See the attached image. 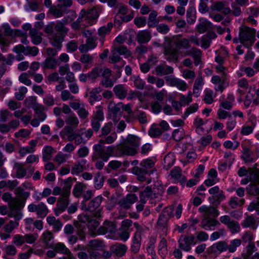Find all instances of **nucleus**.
Listing matches in <instances>:
<instances>
[{"label": "nucleus", "instance_id": "obj_43", "mask_svg": "<svg viewBox=\"0 0 259 259\" xmlns=\"http://www.w3.org/2000/svg\"><path fill=\"white\" fill-rule=\"evenodd\" d=\"M54 149L52 146H45L42 150V159L45 162L49 161L52 158Z\"/></svg>", "mask_w": 259, "mask_h": 259}, {"label": "nucleus", "instance_id": "obj_2", "mask_svg": "<svg viewBox=\"0 0 259 259\" xmlns=\"http://www.w3.org/2000/svg\"><path fill=\"white\" fill-rule=\"evenodd\" d=\"M102 141H99L98 143L93 146L94 150L93 160H95L96 158H101L103 161H107L109 157L111 156H117L116 152L117 147L114 145H111L104 147Z\"/></svg>", "mask_w": 259, "mask_h": 259}, {"label": "nucleus", "instance_id": "obj_35", "mask_svg": "<svg viewBox=\"0 0 259 259\" xmlns=\"http://www.w3.org/2000/svg\"><path fill=\"white\" fill-rule=\"evenodd\" d=\"M132 172L137 176L138 180L140 182L146 180V175L148 174V170L138 166L134 167L132 170Z\"/></svg>", "mask_w": 259, "mask_h": 259}, {"label": "nucleus", "instance_id": "obj_56", "mask_svg": "<svg viewBox=\"0 0 259 259\" xmlns=\"http://www.w3.org/2000/svg\"><path fill=\"white\" fill-rule=\"evenodd\" d=\"M68 141H74L75 145H78L82 143H84V141L82 136L78 133H73L68 137Z\"/></svg>", "mask_w": 259, "mask_h": 259}, {"label": "nucleus", "instance_id": "obj_59", "mask_svg": "<svg viewBox=\"0 0 259 259\" xmlns=\"http://www.w3.org/2000/svg\"><path fill=\"white\" fill-rule=\"evenodd\" d=\"M87 245V249L92 250H100L103 247V243L96 239L91 240Z\"/></svg>", "mask_w": 259, "mask_h": 259}, {"label": "nucleus", "instance_id": "obj_51", "mask_svg": "<svg viewBox=\"0 0 259 259\" xmlns=\"http://www.w3.org/2000/svg\"><path fill=\"white\" fill-rule=\"evenodd\" d=\"M112 27V23L109 22L106 25L103 26L99 28L98 34L101 37H104L106 34L110 32Z\"/></svg>", "mask_w": 259, "mask_h": 259}, {"label": "nucleus", "instance_id": "obj_57", "mask_svg": "<svg viewBox=\"0 0 259 259\" xmlns=\"http://www.w3.org/2000/svg\"><path fill=\"white\" fill-rule=\"evenodd\" d=\"M134 226L136 229V231L135 233L134 238L141 240V235L143 234L145 231L147 230V227H143L141 226L138 223L135 222L134 223Z\"/></svg>", "mask_w": 259, "mask_h": 259}, {"label": "nucleus", "instance_id": "obj_28", "mask_svg": "<svg viewBox=\"0 0 259 259\" xmlns=\"http://www.w3.org/2000/svg\"><path fill=\"white\" fill-rule=\"evenodd\" d=\"M122 102L115 104L113 101H110L108 105V110L114 116H120L122 114Z\"/></svg>", "mask_w": 259, "mask_h": 259}, {"label": "nucleus", "instance_id": "obj_26", "mask_svg": "<svg viewBox=\"0 0 259 259\" xmlns=\"http://www.w3.org/2000/svg\"><path fill=\"white\" fill-rule=\"evenodd\" d=\"M115 96L120 100L125 99L128 94L127 88L123 84H117L113 88Z\"/></svg>", "mask_w": 259, "mask_h": 259}, {"label": "nucleus", "instance_id": "obj_37", "mask_svg": "<svg viewBox=\"0 0 259 259\" xmlns=\"http://www.w3.org/2000/svg\"><path fill=\"white\" fill-rule=\"evenodd\" d=\"M33 109L39 120L40 121L45 120L46 118L47 115L44 112L45 109L44 106L40 104H36L33 106Z\"/></svg>", "mask_w": 259, "mask_h": 259}, {"label": "nucleus", "instance_id": "obj_38", "mask_svg": "<svg viewBox=\"0 0 259 259\" xmlns=\"http://www.w3.org/2000/svg\"><path fill=\"white\" fill-rule=\"evenodd\" d=\"M245 203V199L244 198H239L236 196H233L230 198L228 204L233 209L241 207Z\"/></svg>", "mask_w": 259, "mask_h": 259}, {"label": "nucleus", "instance_id": "obj_60", "mask_svg": "<svg viewBox=\"0 0 259 259\" xmlns=\"http://www.w3.org/2000/svg\"><path fill=\"white\" fill-rule=\"evenodd\" d=\"M159 253L161 255H165L167 253V241L164 238L160 240L158 247Z\"/></svg>", "mask_w": 259, "mask_h": 259}, {"label": "nucleus", "instance_id": "obj_15", "mask_svg": "<svg viewBox=\"0 0 259 259\" xmlns=\"http://www.w3.org/2000/svg\"><path fill=\"white\" fill-rule=\"evenodd\" d=\"M169 217L168 214H165V212H162L159 216V218L157 223L158 229L162 230V235L166 236L167 233V222Z\"/></svg>", "mask_w": 259, "mask_h": 259}, {"label": "nucleus", "instance_id": "obj_22", "mask_svg": "<svg viewBox=\"0 0 259 259\" xmlns=\"http://www.w3.org/2000/svg\"><path fill=\"white\" fill-rule=\"evenodd\" d=\"M227 242L226 241H220L213 244L210 247L211 251L215 254L221 253L227 251Z\"/></svg>", "mask_w": 259, "mask_h": 259}, {"label": "nucleus", "instance_id": "obj_46", "mask_svg": "<svg viewBox=\"0 0 259 259\" xmlns=\"http://www.w3.org/2000/svg\"><path fill=\"white\" fill-rule=\"evenodd\" d=\"M241 244V240L240 239H234L230 241V244L227 243V250L230 253H233L236 251L237 248Z\"/></svg>", "mask_w": 259, "mask_h": 259}, {"label": "nucleus", "instance_id": "obj_33", "mask_svg": "<svg viewBox=\"0 0 259 259\" xmlns=\"http://www.w3.org/2000/svg\"><path fill=\"white\" fill-rule=\"evenodd\" d=\"M241 158L245 163H251L255 161L257 158L253 156V152L249 148L245 147L242 152Z\"/></svg>", "mask_w": 259, "mask_h": 259}, {"label": "nucleus", "instance_id": "obj_14", "mask_svg": "<svg viewBox=\"0 0 259 259\" xmlns=\"http://www.w3.org/2000/svg\"><path fill=\"white\" fill-rule=\"evenodd\" d=\"M220 225L217 220L213 218H205L201 222V227L205 230H214Z\"/></svg>", "mask_w": 259, "mask_h": 259}, {"label": "nucleus", "instance_id": "obj_41", "mask_svg": "<svg viewBox=\"0 0 259 259\" xmlns=\"http://www.w3.org/2000/svg\"><path fill=\"white\" fill-rule=\"evenodd\" d=\"M227 99L228 100L221 103L220 107L225 110H230L233 107V103L235 102V98L233 94H229Z\"/></svg>", "mask_w": 259, "mask_h": 259}, {"label": "nucleus", "instance_id": "obj_30", "mask_svg": "<svg viewBox=\"0 0 259 259\" xmlns=\"http://www.w3.org/2000/svg\"><path fill=\"white\" fill-rule=\"evenodd\" d=\"M86 163L87 160L84 159H81L77 161L71 168V174L77 175L82 172L85 168Z\"/></svg>", "mask_w": 259, "mask_h": 259}, {"label": "nucleus", "instance_id": "obj_48", "mask_svg": "<svg viewBox=\"0 0 259 259\" xmlns=\"http://www.w3.org/2000/svg\"><path fill=\"white\" fill-rule=\"evenodd\" d=\"M69 154H65L61 152H59L55 156L53 160L54 162L57 163L58 165H61L65 163L67 161V159L70 157Z\"/></svg>", "mask_w": 259, "mask_h": 259}, {"label": "nucleus", "instance_id": "obj_36", "mask_svg": "<svg viewBox=\"0 0 259 259\" xmlns=\"http://www.w3.org/2000/svg\"><path fill=\"white\" fill-rule=\"evenodd\" d=\"M47 221L50 226H53L55 232L59 231L63 226L61 222L59 220L56 219L54 217H48L47 218Z\"/></svg>", "mask_w": 259, "mask_h": 259}, {"label": "nucleus", "instance_id": "obj_12", "mask_svg": "<svg viewBox=\"0 0 259 259\" xmlns=\"http://www.w3.org/2000/svg\"><path fill=\"white\" fill-rule=\"evenodd\" d=\"M138 198L135 194H128L125 197L120 199L118 204L122 208L128 209L131 206L138 201Z\"/></svg>", "mask_w": 259, "mask_h": 259}, {"label": "nucleus", "instance_id": "obj_47", "mask_svg": "<svg viewBox=\"0 0 259 259\" xmlns=\"http://www.w3.org/2000/svg\"><path fill=\"white\" fill-rule=\"evenodd\" d=\"M162 133L163 131L155 124H153L148 131V134L152 138L159 137Z\"/></svg>", "mask_w": 259, "mask_h": 259}, {"label": "nucleus", "instance_id": "obj_58", "mask_svg": "<svg viewBox=\"0 0 259 259\" xmlns=\"http://www.w3.org/2000/svg\"><path fill=\"white\" fill-rule=\"evenodd\" d=\"M207 123V120H204L202 118L197 116L194 120L193 124L196 127V131L197 133L203 131V128L201 126Z\"/></svg>", "mask_w": 259, "mask_h": 259}, {"label": "nucleus", "instance_id": "obj_3", "mask_svg": "<svg viewBox=\"0 0 259 259\" xmlns=\"http://www.w3.org/2000/svg\"><path fill=\"white\" fill-rule=\"evenodd\" d=\"M2 199L9 202L10 208L9 215L20 220L22 217V213L21 212V209L23 206L22 203L17 198H12L11 194L8 192L4 194Z\"/></svg>", "mask_w": 259, "mask_h": 259}, {"label": "nucleus", "instance_id": "obj_49", "mask_svg": "<svg viewBox=\"0 0 259 259\" xmlns=\"http://www.w3.org/2000/svg\"><path fill=\"white\" fill-rule=\"evenodd\" d=\"M199 22V23L197 25V29L200 33H203L207 30L210 23L208 21L204 18H200Z\"/></svg>", "mask_w": 259, "mask_h": 259}, {"label": "nucleus", "instance_id": "obj_45", "mask_svg": "<svg viewBox=\"0 0 259 259\" xmlns=\"http://www.w3.org/2000/svg\"><path fill=\"white\" fill-rule=\"evenodd\" d=\"M52 248H53V249L58 253H61L69 255L71 254L69 249H68L62 243H57L54 245L53 244V247Z\"/></svg>", "mask_w": 259, "mask_h": 259}, {"label": "nucleus", "instance_id": "obj_23", "mask_svg": "<svg viewBox=\"0 0 259 259\" xmlns=\"http://www.w3.org/2000/svg\"><path fill=\"white\" fill-rule=\"evenodd\" d=\"M163 54L164 58L169 62H173L178 60L177 50L170 46L165 47Z\"/></svg>", "mask_w": 259, "mask_h": 259}, {"label": "nucleus", "instance_id": "obj_21", "mask_svg": "<svg viewBox=\"0 0 259 259\" xmlns=\"http://www.w3.org/2000/svg\"><path fill=\"white\" fill-rule=\"evenodd\" d=\"M71 185L70 183H66L63 188L59 187H55L53 190V194L55 195H60V197H69L70 193Z\"/></svg>", "mask_w": 259, "mask_h": 259}, {"label": "nucleus", "instance_id": "obj_34", "mask_svg": "<svg viewBox=\"0 0 259 259\" xmlns=\"http://www.w3.org/2000/svg\"><path fill=\"white\" fill-rule=\"evenodd\" d=\"M256 250V247L253 244H249L242 251V259H252V253Z\"/></svg>", "mask_w": 259, "mask_h": 259}, {"label": "nucleus", "instance_id": "obj_40", "mask_svg": "<svg viewBox=\"0 0 259 259\" xmlns=\"http://www.w3.org/2000/svg\"><path fill=\"white\" fill-rule=\"evenodd\" d=\"M216 95L213 91L210 89H206L204 90L203 95V101L207 104H211L213 102L214 98Z\"/></svg>", "mask_w": 259, "mask_h": 259}, {"label": "nucleus", "instance_id": "obj_1", "mask_svg": "<svg viewBox=\"0 0 259 259\" xmlns=\"http://www.w3.org/2000/svg\"><path fill=\"white\" fill-rule=\"evenodd\" d=\"M214 68L216 72L220 75H213L211 82L215 85L214 87L215 91L222 93L229 84L228 69L221 64L216 65Z\"/></svg>", "mask_w": 259, "mask_h": 259}, {"label": "nucleus", "instance_id": "obj_24", "mask_svg": "<svg viewBox=\"0 0 259 259\" xmlns=\"http://www.w3.org/2000/svg\"><path fill=\"white\" fill-rule=\"evenodd\" d=\"M50 44L58 50L60 51L62 48L64 36L54 34L49 37Z\"/></svg>", "mask_w": 259, "mask_h": 259}, {"label": "nucleus", "instance_id": "obj_32", "mask_svg": "<svg viewBox=\"0 0 259 259\" xmlns=\"http://www.w3.org/2000/svg\"><path fill=\"white\" fill-rule=\"evenodd\" d=\"M104 70V68L100 66L94 67L91 71L89 72L90 80L93 82H95L98 77L102 76Z\"/></svg>", "mask_w": 259, "mask_h": 259}, {"label": "nucleus", "instance_id": "obj_17", "mask_svg": "<svg viewBox=\"0 0 259 259\" xmlns=\"http://www.w3.org/2000/svg\"><path fill=\"white\" fill-rule=\"evenodd\" d=\"M198 211L203 214L205 218L209 216L217 217L220 213L218 210L214 207L209 205H203L199 207Z\"/></svg>", "mask_w": 259, "mask_h": 259}, {"label": "nucleus", "instance_id": "obj_20", "mask_svg": "<svg viewBox=\"0 0 259 259\" xmlns=\"http://www.w3.org/2000/svg\"><path fill=\"white\" fill-rule=\"evenodd\" d=\"M185 56H191L195 66H198L201 63L202 52L198 49L192 48L186 52Z\"/></svg>", "mask_w": 259, "mask_h": 259}, {"label": "nucleus", "instance_id": "obj_53", "mask_svg": "<svg viewBox=\"0 0 259 259\" xmlns=\"http://www.w3.org/2000/svg\"><path fill=\"white\" fill-rule=\"evenodd\" d=\"M14 168L16 169V177L18 179L22 178L26 174V170L21 163H16Z\"/></svg>", "mask_w": 259, "mask_h": 259}, {"label": "nucleus", "instance_id": "obj_4", "mask_svg": "<svg viewBox=\"0 0 259 259\" xmlns=\"http://www.w3.org/2000/svg\"><path fill=\"white\" fill-rule=\"evenodd\" d=\"M255 30L249 27L242 26L239 28L240 42L247 48L253 44L255 40Z\"/></svg>", "mask_w": 259, "mask_h": 259}, {"label": "nucleus", "instance_id": "obj_42", "mask_svg": "<svg viewBox=\"0 0 259 259\" xmlns=\"http://www.w3.org/2000/svg\"><path fill=\"white\" fill-rule=\"evenodd\" d=\"M44 243L48 248L53 247V235L48 231L44 232L42 236Z\"/></svg>", "mask_w": 259, "mask_h": 259}, {"label": "nucleus", "instance_id": "obj_11", "mask_svg": "<svg viewBox=\"0 0 259 259\" xmlns=\"http://www.w3.org/2000/svg\"><path fill=\"white\" fill-rule=\"evenodd\" d=\"M28 210L29 212H36L38 218H45L49 212L47 206L42 202L37 205L31 203L28 206Z\"/></svg>", "mask_w": 259, "mask_h": 259}, {"label": "nucleus", "instance_id": "obj_31", "mask_svg": "<svg viewBox=\"0 0 259 259\" xmlns=\"http://www.w3.org/2000/svg\"><path fill=\"white\" fill-rule=\"evenodd\" d=\"M170 175L175 181L183 183L186 180L184 176L182 174V170L179 167H175L170 171Z\"/></svg>", "mask_w": 259, "mask_h": 259}, {"label": "nucleus", "instance_id": "obj_18", "mask_svg": "<svg viewBox=\"0 0 259 259\" xmlns=\"http://www.w3.org/2000/svg\"><path fill=\"white\" fill-rule=\"evenodd\" d=\"M111 72L112 71L110 69L104 68L100 84L105 88H111L114 85V82L111 78Z\"/></svg>", "mask_w": 259, "mask_h": 259}, {"label": "nucleus", "instance_id": "obj_61", "mask_svg": "<svg viewBox=\"0 0 259 259\" xmlns=\"http://www.w3.org/2000/svg\"><path fill=\"white\" fill-rule=\"evenodd\" d=\"M175 158L172 154H168L166 155L163 159L164 167L168 169L172 166L175 163Z\"/></svg>", "mask_w": 259, "mask_h": 259}, {"label": "nucleus", "instance_id": "obj_27", "mask_svg": "<svg viewBox=\"0 0 259 259\" xmlns=\"http://www.w3.org/2000/svg\"><path fill=\"white\" fill-rule=\"evenodd\" d=\"M44 69H55L59 66V63L57 59L54 57H47L41 64Z\"/></svg>", "mask_w": 259, "mask_h": 259}, {"label": "nucleus", "instance_id": "obj_7", "mask_svg": "<svg viewBox=\"0 0 259 259\" xmlns=\"http://www.w3.org/2000/svg\"><path fill=\"white\" fill-rule=\"evenodd\" d=\"M211 197L208 198V200L212 204H219L221 201L226 199V196L223 190L219 186H216L210 188L208 190Z\"/></svg>", "mask_w": 259, "mask_h": 259}, {"label": "nucleus", "instance_id": "obj_8", "mask_svg": "<svg viewBox=\"0 0 259 259\" xmlns=\"http://www.w3.org/2000/svg\"><path fill=\"white\" fill-rule=\"evenodd\" d=\"M132 224L133 222L130 219H125L122 221L118 232L121 240L126 241L129 238L130 233L132 231L130 227L132 226Z\"/></svg>", "mask_w": 259, "mask_h": 259}, {"label": "nucleus", "instance_id": "obj_63", "mask_svg": "<svg viewBox=\"0 0 259 259\" xmlns=\"http://www.w3.org/2000/svg\"><path fill=\"white\" fill-rule=\"evenodd\" d=\"M156 243V239H150L146 247L148 254L150 256H154L156 255L155 251V243Z\"/></svg>", "mask_w": 259, "mask_h": 259}, {"label": "nucleus", "instance_id": "obj_16", "mask_svg": "<svg viewBox=\"0 0 259 259\" xmlns=\"http://www.w3.org/2000/svg\"><path fill=\"white\" fill-rule=\"evenodd\" d=\"M116 146L117 147L116 151H118V152H117V156L123 155L133 156L137 153L136 149L134 147L130 146L126 143L121 146Z\"/></svg>", "mask_w": 259, "mask_h": 259}, {"label": "nucleus", "instance_id": "obj_10", "mask_svg": "<svg viewBox=\"0 0 259 259\" xmlns=\"http://www.w3.org/2000/svg\"><path fill=\"white\" fill-rule=\"evenodd\" d=\"M69 106L74 110H77V113L81 119L84 120L89 116V112L86 110L85 104L81 102L79 100L75 102H70Z\"/></svg>", "mask_w": 259, "mask_h": 259}, {"label": "nucleus", "instance_id": "obj_13", "mask_svg": "<svg viewBox=\"0 0 259 259\" xmlns=\"http://www.w3.org/2000/svg\"><path fill=\"white\" fill-rule=\"evenodd\" d=\"M79 222L87 223L88 227L91 231L95 230L99 225V222L93 218H90L87 214H80L78 216Z\"/></svg>", "mask_w": 259, "mask_h": 259}, {"label": "nucleus", "instance_id": "obj_62", "mask_svg": "<svg viewBox=\"0 0 259 259\" xmlns=\"http://www.w3.org/2000/svg\"><path fill=\"white\" fill-rule=\"evenodd\" d=\"M232 234H236L240 231V226L239 223L235 220H232L227 226Z\"/></svg>", "mask_w": 259, "mask_h": 259}, {"label": "nucleus", "instance_id": "obj_29", "mask_svg": "<svg viewBox=\"0 0 259 259\" xmlns=\"http://www.w3.org/2000/svg\"><path fill=\"white\" fill-rule=\"evenodd\" d=\"M217 176V170L213 168L210 169L208 174V178L204 182L205 185L210 187L218 183L219 180Z\"/></svg>", "mask_w": 259, "mask_h": 259}, {"label": "nucleus", "instance_id": "obj_44", "mask_svg": "<svg viewBox=\"0 0 259 259\" xmlns=\"http://www.w3.org/2000/svg\"><path fill=\"white\" fill-rule=\"evenodd\" d=\"M29 34L31 37V40L33 44L37 45L41 43L42 38L41 35L38 33L37 29L35 28L30 29Z\"/></svg>", "mask_w": 259, "mask_h": 259}, {"label": "nucleus", "instance_id": "obj_64", "mask_svg": "<svg viewBox=\"0 0 259 259\" xmlns=\"http://www.w3.org/2000/svg\"><path fill=\"white\" fill-rule=\"evenodd\" d=\"M196 10L193 7H189L187 11V18L188 22L193 23L196 20Z\"/></svg>", "mask_w": 259, "mask_h": 259}, {"label": "nucleus", "instance_id": "obj_52", "mask_svg": "<svg viewBox=\"0 0 259 259\" xmlns=\"http://www.w3.org/2000/svg\"><path fill=\"white\" fill-rule=\"evenodd\" d=\"M68 197H59L57 202L56 208L60 210L61 211H64L68 205Z\"/></svg>", "mask_w": 259, "mask_h": 259}, {"label": "nucleus", "instance_id": "obj_55", "mask_svg": "<svg viewBox=\"0 0 259 259\" xmlns=\"http://www.w3.org/2000/svg\"><path fill=\"white\" fill-rule=\"evenodd\" d=\"M85 188V185L81 183H77L74 186L73 190L74 195L77 198L80 197Z\"/></svg>", "mask_w": 259, "mask_h": 259}, {"label": "nucleus", "instance_id": "obj_54", "mask_svg": "<svg viewBox=\"0 0 259 259\" xmlns=\"http://www.w3.org/2000/svg\"><path fill=\"white\" fill-rule=\"evenodd\" d=\"M104 182L103 176L100 173H97L94 179V187L99 190L103 187Z\"/></svg>", "mask_w": 259, "mask_h": 259}, {"label": "nucleus", "instance_id": "obj_25", "mask_svg": "<svg viewBox=\"0 0 259 259\" xmlns=\"http://www.w3.org/2000/svg\"><path fill=\"white\" fill-rule=\"evenodd\" d=\"M241 225L244 228H250L252 230H255L258 226V224L256 219L251 215L245 218L241 223Z\"/></svg>", "mask_w": 259, "mask_h": 259}, {"label": "nucleus", "instance_id": "obj_5", "mask_svg": "<svg viewBox=\"0 0 259 259\" xmlns=\"http://www.w3.org/2000/svg\"><path fill=\"white\" fill-rule=\"evenodd\" d=\"M103 198L101 195H99L92 199L88 204L86 210L93 213L94 217L99 218L101 217L102 208L101 204Z\"/></svg>", "mask_w": 259, "mask_h": 259}, {"label": "nucleus", "instance_id": "obj_50", "mask_svg": "<svg viewBox=\"0 0 259 259\" xmlns=\"http://www.w3.org/2000/svg\"><path fill=\"white\" fill-rule=\"evenodd\" d=\"M125 143L128 145H131L132 147H134L136 149L140 144V139L134 135H128L126 139Z\"/></svg>", "mask_w": 259, "mask_h": 259}, {"label": "nucleus", "instance_id": "obj_39", "mask_svg": "<svg viewBox=\"0 0 259 259\" xmlns=\"http://www.w3.org/2000/svg\"><path fill=\"white\" fill-rule=\"evenodd\" d=\"M151 33L146 30L139 32L137 35V40L140 44L146 43L151 39Z\"/></svg>", "mask_w": 259, "mask_h": 259}, {"label": "nucleus", "instance_id": "obj_19", "mask_svg": "<svg viewBox=\"0 0 259 259\" xmlns=\"http://www.w3.org/2000/svg\"><path fill=\"white\" fill-rule=\"evenodd\" d=\"M127 248L126 245L116 243L111 246L110 250L113 254L116 255L117 256L122 257L125 254Z\"/></svg>", "mask_w": 259, "mask_h": 259}, {"label": "nucleus", "instance_id": "obj_9", "mask_svg": "<svg viewBox=\"0 0 259 259\" xmlns=\"http://www.w3.org/2000/svg\"><path fill=\"white\" fill-rule=\"evenodd\" d=\"M179 246L185 251H190L191 249V245H195L197 242L193 235L186 236L182 235L180 236L179 241Z\"/></svg>", "mask_w": 259, "mask_h": 259}, {"label": "nucleus", "instance_id": "obj_6", "mask_svg": "<svg viewBox=\"0 0 259 259\" xmlns=\"http://www.w3.org/2000/svg\"><path fill=\"white\" fill-rule=\"evenodd\" d=\"M104 119L103 109L101 106L96 107V111L91 118V126L95 132H98L101 128V122Z\"/></svg>", "mask_w": 259, "mask_h": 259}]
</instances>
